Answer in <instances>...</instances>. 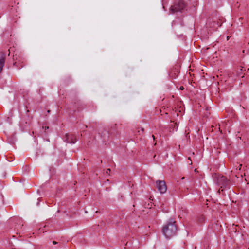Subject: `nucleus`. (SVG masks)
Listing matches in <instances>:
<instances>
[{
  "label": "nucleus",
  "instance_id": "f257e3e1",
  "mask_svg": "<svg viewBox=\"0 0 249 249\" xmlns=\"http://www.w3.org/2000/svg\"><path fill=\"white\" fill-rule=\"evenodd\" d=\"M176 221L171 219L163 226L162 228V233L167 238H170L175 236L177 231V228L175 224Z\"/></svg>",
  "mask_w": 249,
  "mask_h": 249
},
{
  "label": "nucleus",
  "instance_id": "f03ea898",
  "mask_svg": "<svg viewBox=\"0 0 249 249\" xmlns=\"http://www.w3.org/2000/svg\"><path fill=\"white\" fill-rule=\"evenodd\" d=\"M215 182L221 188L228 189L230 186V181L226 177L220 175L215 176Z\"/></svg>",
  "mask_w": 249,
  "mask_h": 249
},
{
  "label": "nucleus",
  "instance_id": "7ed1b4c3",
  "mask_svg": "<svg viewBox=\"0 0 249 249\" xmlns=\"http://www.w3.org/2000/svg\"><path fill=\"white\" fill-rule=\"evenodd\" d=\"M185 4L183 0H175L174 5L171 7L170 11L172 13L181 12L185 8Z\"/></svg>",
  "mask_w": 249,
  "mask_h": 249
},
{
  "label": "nucleus",
  "instance_id": "20e7f679",
  "mask_svg": "<svg viewBox=\"0 0 249 249\" xmlns=\"http://www.w3.org/2000/svg\"><path fill=\"white\" fill-rule=\"evenodd\" d=\"M156 187L161 194L165 193L167 191V186L164 181L157 180L156 182Z\"/></svg>",
  "mask_w": 249,
  "mask_h": 249
},
{
  "label": "nucleus",
  "instance_id": "39448f33",
  "mask_svg": "<svg viewBox=\"0 0 249 249\" xmlns=\"http://www.w3.org/2000/svg\"><path fill=\"white\" fill-rule=\"evenodd\" d=\"M65 141L67 143L74 144L76 142V139L72 134H66Z\"/></svg>",
  "mask_w": 249,
  "mask_h": 249
},
{
  "label": "nucleus",
  "instance_id": "423d86ee",
  "mask_svg": "<svg viewBox=\"0 0 249 249\" xmlns=\"http://www.w3.org/2000/svg\"><path fill=\"white\" fill-rule=\"evenodd\" d=\"M5 55L3 53H0V73L3 70L5 64Z\"/></svg>",
  "mask_w": 249,
  "mask_h": 249
},
{
  "label": "nucleus",
  "instance_id": "0eeeda50",
  "mask_svg": "<svg viewBox=\"0 0 249 249\" xmlns=\"http://www.w3.org/2000/svg\"><path fill=\"white\" fill-rule=\"evenodd\" d=\"M180 90H183L184 89V87L183 86H181L179 88Z\"/></svg>",
  "mask_w": 249,
  "mask_h": 249
},
{
  "label": "nucleus",
  "instance_id": "6e6552de",
  "mask_svg": "<svg viewBox=\"0 0 249 249\" xmlns=\"http://www.w3.org/2000/svg\"><path fill=\"white\" fill-rule=\"evenodd\" d=\"M110 172V169H107V173H108V172Z\"/></svg>",
  "mask_w": 249,
  "mask_h": 249
},
{
  "label": "nucleus",
  "instance_id": "1a4fd4ad",
  "mask_svg": "<svg viewBox=\"0 0 249 249\" xmlns=\"http://www.w3.org/2000/svg\"><path fill=\"white\" fill-rule=\"evenodd\" d=\"M23 66H24V65H21V66L19 67V69H20V68H22Z\"/></svg>",
  "mask_w": 249,
  "mask_h": 249
},
{
  "label": "nucleus",
  "instance_id": "9d476101",
  "mask_svg": "<svg viewBox=\"0 0 249 249\" xmlns=\"http://www.w3.org/2000/svg\"><path fill=\"white\" fill-rule=\"evenodd\" d=\"M49 129V127L47 126V127H45V130H46V129Z\"/></svg>",
  "mask_w": 249,
  "mask_h": 249
},
{
  "label": "nucleus",
  "instance_id": "9b49d317",
  "mask_svg": "<svg viewBox=\"0 0 249 249\" xmlns=\"http://www.w3.org/2000/svg\"><path fill=\"white\" fill-rule=\"evenodd\" d=\"M53 244H56L57 243V242H55V241H53Z\"/></svg>",
  "mask_w": 249,
  "mask_h": 249
},
{
  "label": "nucleus",
  "instance_id": "f8f14e48",
  "mask_svg": "<svg viewBox=\"0 0 249 249\" xmlns=\"http://www.w3.org/2000/svg\"><path fill=\"white\" fill-rule=\"evenodd\" d=\"M17 62H16L14 63V65L17 66Z\"/></svg>",
  "mask_w": 249,
  "mask_h": 249
},
{
  "label": "nucleus",
  "instance_id": "ddd939ff",
  "mask_svg": "<svg viewBox=\"0 0 249 249\" xmlns=\"http://www.w3.org/2000/svg\"><path fill=\"white\" fill-rule=\"evenodd\" d=\"M152 137H153V139L154 140L155 139V137H154V135H152Z\"/></svg>",
  "mask_w": 249,
  "mask_h": 249
}]
</instances>
